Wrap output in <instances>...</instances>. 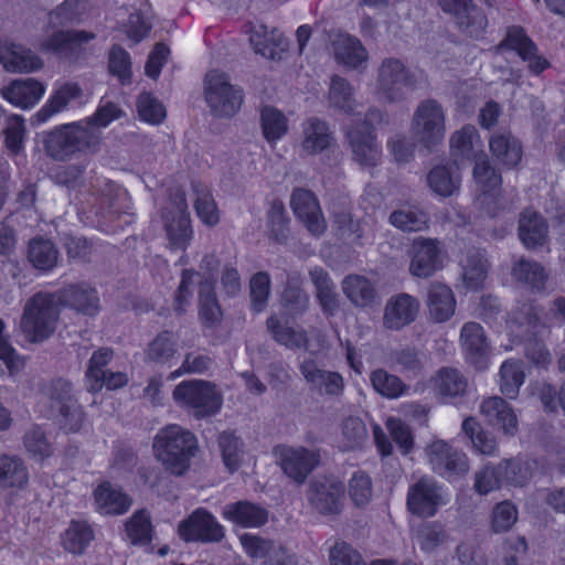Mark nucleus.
Instances as JSON below:
<instances>
[{
  "label": "nucleus",
  "mask_w": 565,
  "mask_h": 565,
  "mask_svg": "<svg viewBox=\"0 0 565 565\" xmlns=\"http://www.w3.org/2000/svg\"><path fill=\"white\" fill-rule=\"evenodd\" d=\"M152 448L154 457L167 472L182 477L190 469L191 460L199 451V444L193 433L172 424L157 433Z\"/></svg>",
  "instance_id": "f257e3e1"
},
{
  "label": "nucleus",
  "mask_w": 565,
  "mask_h": 565,
  "mask_svg": "<svg viewBox=\"0 0 565 565\" xmlns=\"http://www.w3.org/2000/svg\"><path fill=\"white\" fill-rule=\"evenodd\" d=\"M61 307L57 294L39 291L29 298L20 318V330L30 343H42L55 332Z\"/></svg>",
  "instance_id": "f03ea898"
},
{
  "label": "nucleus",
  "mask_w": 565,
  "mask_h": 565,
  "mask_svg": "<svg viewBox=\"0 0 565 565\" xmlns=\"http://www.w3.org/2000/svg\"><path fill=\"white\" fill-rule=\"evenodd\" d=\"M89 124L90 121H78L51 131L45 140L47 154L55 160H66L76 153L96 152L102 131Z\"/></svg>",
  "instance_id": "7ed1b4c3"
},
{
  "label": "nucleus",
  "mask_w": 565,
  "mask_h": 565,
  "mask_svg": "<svg viewBox=\"0 0 565 565\" xmlns=\"http://www.w3.org/2000/svg\"><path fill=\"white\" fill-rule=\"evenodd\" d=\"M411 132L414 140L431 151L440 146L446 136V113L436 99L422 100L411 119Z\"/></svg>",
  "instance_id": "20e7f679"
},
{
  "label": "nucleus",
  "mask_w": 565,
  "mask_h": 565,
  "mask_svg": "<svg viewBox=\"0 0 565 565\" xmlns=\"http://www.w3.org/2000/svg\"><path fill=\"white\" fill-rule=\"evenodd\" d=\"M172 396L178 405L191 411L196 419L217 414L223 404L216 385L203 380L181 382L173 390Z\"/></svg>",
  "instance_id": "39448f33"
},
{
  "label": "nucleus",
  "mask_w": 565,
  "mask_h": 565,
  "mask_svg": "<svg viewBox=\"0 0 565 565\" xmlns=\"http://www.w3.org/2000/svg\"><path fill=\"white\" fill-rule=\"evenodd\" d=\"M416 85L415 74L399 58L386 57L381 62L376 72V94L381 99L401 102Z\"/></svg>",
  "instance_id": "423d86ee"
},
{
  "label": "nucleus",
  "mask_w": 565,
  "mask_h": 565,
  "mask_svg": "<svg viewBox=\"0 0 565 565\" xmlns=\"http://www.w3.org/2000/svg\"><path fill=\"white\" fill-rule=\"evenodd\" d=\"M273 455L284 475L297 486H302L321 462L318 448L278 445L274 447Z\"/></svg>",
  "instance_id": "0eeeda50"
},
{
  "label": "nucleus",
  "mask_w": 565,
  "mask_h": 565,
  "mask_svg": "<svg viewBox=\"0 0 565 565\" xmlns=\"http://www.w3.org/2000/svg\"><path fill=\"white\" fill-rule=\"evenodd\" d=\"M205 99L215 116L232 117L242 106L243 90L232 85L225 73L210 71L205 76Z\"/></svg>",
  "instance_id": "6e6552de"
},
{
  "label": "nucleus",
  "mask_w": 565,
  "mask_h": 565,
  "mask_svg": "<svg viewBox=\"0 0 565 565\" xmlns=\"http://www.w3.org/2000/svg\"><path fill=\"white\" fill-rule=\"evenodd\" d=\"M169 245L174 249H185L192 239V227L188 214L185 193L175 190L162 212Z\"/></svg>",
  "instance_id": "1a4fd4ad"
},
{
  "label": "nucleus",
  "mask_w": 565,
  "mask_h": 565,
  "mask_svg": "<svg viewBox=\"0 0 565 565\" xmlns=\"http://www.w3.org/2000/svg\"><path fill=\"white\" fill-rule=\"evenodd\" d=\"M307 499L319 514L338 515L343 507L344 486L335 478L318 477L310 481Z\"/></svg>",
  "instance_id": "9d476101"
},
{
  "label": "nucleus",
  "mask_w": 565,
  "mask_h": 565,
  "mask_svg": "<svg viewBox=\"0 0 565 565\" xmlns=\"http://www.w3.org/2000/svg\"><path fill=\"white\" fill-rule=\"evenodd\" d=\"M179 534L186 542L217 543L224 536V527L203 508L193 511L179 524Z\"/></svg>",
  "instance_id": "9b49d317"
},
{
  "label": "nucleus",
  "mask_w": 565,
  "mask_h": 565,
  "mask_svg": "<svg viewBox=\"0 0 565 565\" xmlns=\"http://www.w3.org/2000/svg\"><path fill=\"white\" fill-rule=\"evenodd\" d=\"M426 451L433 471L444 478L465 476L470 469L466 454L444 440L434 441Z\"/></svg>",
  "instance_id": "f8f14e48"
},
{
  "label": "nucleus",
  "mask_w": 565,
  "mask_h": 565,
  "mask_svg": "<svg viewBox=\"0 0 565 565\" xmlns=\"http://www.w3.org/2000/svg\"><path fill=\"white\" fill-rule=\"evenodd\" d=\"M444 503L443 488L433 478L423 477L408 489L407 509L415 515L430 518Z\"/></svg>",
  "instance_id": "ddd939ff"
},
{
  "label": "nucleus",
  "mask_w": 565,
  "mask_h": 565,
  "mask_svg": "<svg viewBox=\"0 0 565 565\" xmlns=\"http://www.w3.org/2000/svg\"><path fill=\"white\" fill-rule=\"evenodd\" d=\"M419 300L406 292L390 297L385 303L382 324L385 330L399 331L413 323L419 313Z\"/></svg>",
  "instance_id": "4468645a"
},
{
  "label": "nucleus",
  "mask_w": 565,
  "mask_h": 565,
  "mask_svg": "<svg viewBox=\"0 0 565 565\" xmlns=\"http://www.w3.org/2000/svg\"><path fill=\"white\" fill-rule=\"evenodd\" d=\"M441 250L437 239L416 238L409 249V274L418 278H429L441 268Z\"/></svg>",
  "instance_id": "2eb2a0df"
},
{
  "label": "nucleus",
  "mask_w": 565,
  "mask_h": 565,
  "mask_svg": "<svg viewBox=\"0 0 565 565\" xmlns=\"http://www.w3.org/2000/svg\"><path fill=\"white\" fill-rule=\"evenodd\" d=\"M353 160L363 167H374L381 160V147L366 124H354L347 130Z\"/></svg>",
  "instance_id": "dca6fc26"
},
{
  "label": "nucleus",
  "mask_w": 565,
  "mask_h": 565,
  "mask_svg": "<svg viewBox=\"0 0 565 565\" xmlns=\"http://www.w3.org/2000/svg\"><path fill=\"white\" fill-rule=\"evenodd\" d=\"M299 371L309 387L319 395L340 396L344 390V380L338 372L322 369L316 360L305 359Z\"/></svg>",
  "instance_id": "f3484780"
},
{
  "label": "nucleus",
  "mask_w": 565,
  "mask_h": 565,
  "mask_svg": "<svg viewBox=\"0 0 565 565\" xmlns=\"http://www.w3.org/2000/svg\"><path fill=\"white\" fill-rule=\"evenodd\" d=\"M504 49L515 51L523 61L527 62L529 70L534 74H540L550 66L548 61L537 54L535 43L521 26L508 29L505 38L499 44V50Z\"/></svg>",
  "instance_id": "a211bd4d"
},
{
  "label": "nucleus",
  "mask_w": 565,
  "mask_h": 565,
  "mask_svg": "<svg viewBox=\"0 0 565 565\" xmlns=\"http://www.w3.org/2000/svg\"><path fill=\"white\" fill-rule=\"evenodd\" d=\"M444 12L455 17L460 30L469 36H478L487 26L483 12L473 0H437Z\"/></svg>",
  "instance_id": "6ab92c4d"
},
{
  "label": "nucleus",
  "mask_w": 565,
  "mask_h": 565,
  "mask_svg": "<svg viewBox=\"0 0 565 565\" xmlns=\"http://www.w3.org/2000/svg\"><path fill=\"white\" fill-rule=\"evenodd\" d=\"M290 206L295 215L305 224L313 235H321L326 231V221L315 194L306 189H295L290 198Z\"/></svg>",
  "instance_id": "aec40b11"
},
{
  "label": "nucleus",
  "mask_w": 565,
  "mask_h": 565,
  "mask_svg": "<svg viewBox=\"0 0 565 565\" xmlns=\"http://www.w3.org/2000/svg\"><path fill=\"white\" fill-rule=\"evenodd\" d=\"M460 344L467 361L477 369L487 367L490 344L483 328L477 322H467L460 331Z\"/></svg>",
  "instance_id": "412c9836"
},
{
  "label": "nucleus",
  "mask_w": 565,
  "mask_h": 565,
  "mask_svg": "<svg viewBox=\"0 0 565 565\" xmlns=\"http://www.w3.org/2000/svg\"><path fill=\"white\" fill-rule=\"evenodd\" d=\"M0 64L11 73H32L43 67V61L32 50L9 41H0Z\"/></svg>",
  "instance_id": "4be33fe9"
},
{
  "label": "nucleus",
  "mask_w": 565,
  "mask_h": 565,
  "mask_svg": "<svg viewBox=\"0 0 565 565\" xmlns=\"http://www.w3.org/2000/svg\"><path fill=\"white\" fill-rule=\"evenodd\" d=\"M330 46L338 64L349 70L365 67L369 52L358 38L339 33L332 38Z\"/></svg>",
  "instance_id": "5701e85b"
},
{
  "label": "nucleus",
  "mask_w": 565,
  "mask_h": 565,
  "mask_svg": "<svg viewBox=\"0 0 565 565\" xmlns=\"http://www.w3.org/2000/svg\"><path fill=\"white\" fill-rule=\"evenodd\" d=\"M56 294L60 306L64 305L79 313L95 316L100 309L98 292L88 284L68 285Z\"/></svg>",
  "instance_id": "b1692460"
},
{
  "label": "nucleus",
  "mask_w": 565,
  "mask_h": 565,
  "mask_svg": "<svg viewBox=\"0 0 565 565\" xmlns=\"http://www.w3.org/2000/svg\"><path fill=\"white\" fill-rule=\"evenodd\" d=\"M334 141L329 125L317 117L302 122L300 148L307 156H315L327 150Z\"/></svg>",
  "instance_id": "393cba45"
},
{
  "label": "nucleus",
  "mask_w": 565,
  "mask_h": 565,
  "mask_svg": "<svg viewBox=\"0 0 565 565\" xmlns=\"http://www.w3.org/2000/svg\"><path fill=\"white\" fill-rule=\"evenodd\" d=\"M222 515L241 527H260L268 521V511L250 501H237L226 504Z\"/></svg>",
  "instance_id": "a878e982"
},
{
  "label": "nucleus",
  "mask_w": 565,
  "mask_h": 565,
  "mask_svg": "<svg viewBox=\"0 0 565 565\" xmlns=\"http://www.w3.org/2000/svg\"><path fill=\"white\" fill-rule=\"evenodd\" d=\"M94 38V33L83 30L56 31L41 41L40 50L62 56H71L81 44Z\"/></svg>",
  "instance_id": "bb28decb"
},
{
  "label": "nucleus",
  "mask_w": 565,
  "mask_h": 565,
  "mask_svg": "<svg viewBox=\"0 0 565 565\" xmlns=\"http://www.w3.org/2000/svg\"><path fill=\"white\" fill-rule=\"evenodd\" d=\"M44 92L45 86L34 78L15 79L0 89L4 99L20 108L33 107Z\"/></svg>",
  "instance_id": "cd10ccee"
},
{
  "label": "nucleus",
  "mask_w": 565,
  "mask_h": 565,
  "mask_svg": "<svg viewBox=\"0 0 565 565\" xmlns=\"http://www.w3.org/2000/svg\"><path fill=\"white\" fill-rule=\"evenodd\" d=\"M342 290L358 308H373L380 305V296L374 285L364 276H347L342 281Z\"/></svg>",
  "instance_id": "c85d7f7f"
},
{
  "label": "nucleus",
  "mask_w": 565,
  "mask_h": 565,
  "mask_svg": "<svg viewBox=\"0 0 565 565\" xmlns=\"http://www.w3.org/2000/svg\"><path fill=\"white\" fill-rule=\"evenodd\" d=\"M518 231L521 242L529 249L543 246L547 241V223L534 210L526 209L522 212Z\"/></svg>",
  "instance_id": "c756f323"
},
{
  "label": "nucleus",
  "mask_w": 565,
  "mask_h": 565,
  "mask_svg": "<svg viewBox=\"0 0 565 565\" xmlns=\"http://www.w3.org/2000/svg\"><path fill=\"white\" fill-rule=\"evenodd\" d=\"M427 308L435 322L448 321L456 310V298L450 287L433 282L428 288Z\"/></svg>",
  "instance_id": "7c9ffc66"
},
{
  "label": "nucleus",
  "mask_w": 565,
  "mask_h": 565,
  "mask_svg": "<svg viewBox=\"0 0 565 565\" xmlns=\"http://www.w3.org/2000/svg\"><path fill=\"white\" fill-rule=\"evenodd\" d=\"M480 412L490 424L499 426L504 434L511 436L516 433V415L503 398L499 396L486 398L480 406Z\"/></svg>",
  "instance_id": "2f4dec72"
},
{
  "label": "nucleus",
  "mask_w": 565,
  "mask_h": 565,
  "mask_svg": "<svg viewBox=\"0 0 565 565\" xmlns=\"http://www.w3.org/2000/svg\"><path fill=\"white\" fill-rule=\"evenodd\" d=\"M489 147L493 158L508 168H513L521 161V143L509 130L493 132Z\"/></svg>",
  "instance_id": "473e14b6"
},
{
  "label": "nucleus",
  "mask_w": 565,
  "mask_h": 565,
  "mask_svg": "<svg viewBox=\"0 0 565 565\" xmlns=\"http://www.w3.org/2000/svg\"><path fill=\"white\" fill-rule=\"evenodd\" d=\"M97 510L103 514L118 515L128 511L131 500L109 482L100 483L94 491Z\"/></svg>",
  "instance_id": "72a5a7b5"
},
{
  "label": "nucleus",
  "mask_w": 565,
  "mask_h": 565,
  "mask_svg": "<svg viewBox=\"0 0 565 565\" xmlns=\"http://www.w3.org/2000/svg\"><path fill=\"white\" fill-rule=\"evenodd\" d=\"M427 183L435 194L448 198L459 190L461 177L455 164H439L428 172Z\"/></svg>",
  "instance_id": "f704fd0d"
},
{
  "label": "nucleus",
  "mask_w": 565,
  "mask_h": 565,
  "mask_svg": "<svg viewBox=\"0 0 565 565\" xmlns=\"http://www.w3.org/2000/svg\"><path fill=\"white\" fill-rule=\"evenodd\" d=\"M327 100L330 108L347 115L354 114L358 108L354 88L340 75L331 77Z\"/></svg>",
  "instance_id": "c9c22d12"
},
{
  "label": "nucleus",
  "mask_w": 565,
  "mask_h": 565,
  "mask_svg": "<svg viewBox=\"0 0 565 565\" xmlns=\"http://www.w3.org/2000/svg\"><path fill=\"white\" fill-rule=\"evenodd\" d=\"M266 326L273 339L280 345L290 350H310L309 338L306 330L282 324L276 316H270L267 319Z\"/></svg>",
  "instance_id": "e433bc0d"
},
{
  "label": "nucleus",
  "mask_w": 565,
  "mask_h": 565,
  "mask_svg": "<svg viewBox=\"0 0 565 565\" xmlns=\"http://www.w3.org/2000/svg\"><path fill=\"white\" fill-rule=\"evenodd\" d=\"M434 388L446 398L461 397L467 393L468 379L458 369L443 367L434 377Z\"/></svg>",
  "instance_id": "4c0bfd02"
},
{
  "label": "nucleus",
  "mask_w": 565,
  "mask_h": 565,
  "mask_svg": "<svg viewBox=\"0 0 565 565\" xmlns=\"http://www.w3.org/2000/svg\"><path fill=\"white\" fill-rule=\"evenodd\" d=\"M249 42L255 53L271 60L276 58L285 44L282 35L276 29L268 30L263 24L250 29Z\"/></svg>",
  "instance_id": "58836bf2"
},
{
  "label": "nucleus",
  "mask_w": 565,
  "mask_h": 565,
  "mask_svg": "<svg viewBox=\"0 0 565 565\" xmlns=\"http://www.w3.org/2000/svg\"><path fill=\"white\" fill-rule=\"evenodd\" d=\"M199 315L202 322L214 326L221 321L222 310L215 294V281L202 279L199 285Z\"/></svg>",
  "instance_id": "ea45409f"
},
{
  "label": "nucleus",
  "mask_w": 565,
  "mask_h": 565,
  "mask_svg": "<svg viewBox=\"0 0 565 565\" xmlns=\"http://www.w3.org/2000/svg\"><path fill=\"white\" fill-rule=\"evenodd\" d=\"M473 179L478 190L481 192L479 196L481 204L486 202L488 196H494L495 191L502 183L501 175L490 164L486 154L477 158L473 168Z\"/></svg>",
  "instance_id": "a19ab883"
},
{
  "label": "nucleus",
  "mask_w": 565,
  "mask_h": 565,
  "mask_svg": "<svg viewBox=\"0 0 565 565\" xmlns=\"http://www.w3.org/2000/svg\"><path fill=\"white\" fill-rule=\"evenodd\" d=\"M83 90L76 83H65L58 87L47 103L36 114L41 121H45L52 115L64 110L72 102L82 98Z\"/></svg>",
  "instance_id": "79ce46f5"
},
{
  "label": "nucleus",
  "mask_w": 565,
  "mask_h": 565,
  "mask_svg": "<svg viewBox=\"0 0 565 565\" xmlns=\"http://www.w3.org/2000/svg\"><path fill=\"white\" fill-rule=\"evenodd\" d=\"M512 276L515 280L523 282L534 290H543L547 280L544 267L524 257L519 258L512 266Z\"/></svg>",
  "instance_id": "37998d69"
},
{
  "label": "nucleus",
  "mask_w": 565,
  "mask_h": 565,
  "mask_svg": "<svg viewBox=\"0 0 565 565\" xmlns=\"http://www.w3.org/2000/svg\"><path fill=\"white\" fill-rule=\"evenodd\" d=\"M28 259L36 269L49 271L57 265L58 252L51 241L34 238L29 244Z\"/></svg>",
  "instance_id": "c03bdc74"
},
{
  "label": "nucleus",
  "mask_w": 565,
  "mask_h": 565,
  "mask_svg": "<svg viewBox=\"0 0 565 565\" xmlns=\"http://www.w3.org/2000/svg\"><path fill=\"white\" fill-rule=\"evenodd\" d=\"M301 282V276L298 273L288 274L281 295V305L294 315L302 313L309 306V296L302 290Z\"/></svg>",
  "instance_id": "a18cd8bd"
},
{
  "label": "nucleus",
  "mask_w": 565,
  "mask_h": 565,
  "mask_svg": "<svg viewBox=\"0 0 565 565\" xmlns=\"http://www.w3.org/2000/svg\"><path fill=\"white\" fill-rule=\"evenodd\" d=\"M178 353V341L172 332L159 333L149 344L145 352L147 361L168 364Z\"/></svg>",
  "instance_id": "49530a36"
},
{
  "label": "nucleus",
  "mask_w": 565,
  "mask_h": 565,
  "mask_svg": "<svg viewBox=\"0 0 565 565\" xmlns=\"http://www.w3.org/2000/svg\"><path fill=\"white\" fill-rule=\"evenodd\" d=\"M370 381L377 394L386 398H398L408 392V385L395 374L384 369H376L370 375Z\"/></svg>",
  "instance_id": "de8ad7c7"
},
{
  "label": "nucleus",
  "mask_w": 565,
  "mask_h": 565,
  "mask_svg": "<svg viewBox=\"0 0 565 565\" xmlns=\"http://www.w3.org/2000/svg\"><path fill=\"white\" fill-rule=\"evenodd\" d=\"M428 215L416 206H405L391 213L390 223L403 232H419L428 227Z\"/></svg>",
  "instance_id": "09e8293b"
},
{
  "label": "nucleus",
  "mask_w": 565,
  "mask_h": 565,
  "mask_svg": "<svg viewBox=\"0 0 565 565\" xmlns=\"http://www.w3.org/2000/svg\"><path fill=\"white\" fill-rule=\"evenodd\" d=\"M195 200L194 209L198 217L207 226H215L220 222V212L210 189L200 183L192 184Z\"/></svg>",
  "instance_id": "8fccbe9b"
},
{
  "label": "nucleus",
  "mask_w": 565,
  "mask_h": 565,
  "mask_svg": "<svg viewBox=\"0 0 565 565\" xmlns=\"http://www.w3.org/2000/svg\"><path fill=\"white\" fill-rule=\"evenodd\" d=\"M461 277L468 288L477 289L487 277L488 263L479 250H471L461 260Z\"/></svg>",
  "instance_id": "3c124183"
},
{
  "label": "nucleus",
  "mask_w": 565,
  "mask_h": 565,
  "mask_svg": "<svg viewBox=\"0 0 565 565\" xmlns=\"http://www.w3.org/2000/svg\"><path fill=\"white\" fill-rule=\"evenodd\" d=\"M28 481L23 461L14 456H0V488L22 487Z\"/></svg>",
  "instance_id": "603ef678"
},
{
  "label": "nucleus",
  "mask_w": 565,
  "mask_h": 565,
  "mask_svg": "<svg viewBox=\"0 0 565 565\" xmlns=\"http://www.w3.org/2000/svg\"><path fill=\"white\" fill-rule=\"evenodd\" d=\"M524 382L523 364L518 360H508L500 367V391L509 398H515Z\"/></svg>",
  "instance_id": "864d4df0"
},
{
  "label": "nucleus",
  "mask_w": 565,
  "mask_h": 565,
  "mask_svg": "<svg viewBox=\"0 0 565 565\" xmlns=\"http://www.w3.org/2000/svg\"><path fill=\"white\" fill-rule=\"evenodd\" d=\"M462 430L470 438L473 448L481 455L492 456L497 451V440L484 431L475 418H467L462 423Z\"/></svg>",
  "instance_id": "5fc2aeb1"
},
{
  "label": "nucleus",
  "mask_w": 565,
  "mask_h": 565,
  "mask_svg": "<svg viewBox=\"0 0 565 565\" xmlns=\"http://www.w3.org/2000/svg\"><path fill=\"white\" fill-rule=\"evenodd\" d=\"M243 446L241 438L233 433L224 431L220 435L218 447L222 452L223 462L228 471L233 472L239 468L244 456Z\"/></svg>",
  "instance_id": "6e6d98bb"
},
{
  "label": "nucleus",
  "mask_w": 565,
  "mask_h": 565,
  "mask_svg": "<svg viewBox=\"0 0 565 565\" xmlns=\"http://www.w3.org/2000/svg\"><path fill=\"white\" fill-rule=\"evenodd\" d=\"M114 352L109 348H100L95 351L89 360L86 371L87 387L89 392L96 393L100 391L99 379L104 376L107 370L105 366L113 360Z\"/></svg>",
  "instance_id": "4d7b16f0"
},
{
  "label": "nucleus",
  "mask_w": 565,
  "mask_h": 565,
  "mask_svg": "<svg viewBox=\"0 0 565 565\" xmlns=\"http://www.w3.org/2000/svg\"><path fill=\"white\" fill-rule=\"evenodd\" d=\"M262 129L268 142H275L288 130L286 117L273 107H265L260 115Z\"/></svg>",
  "instance_id": "13d9d810"
},
{
  "label": "nucleus",
  "mask_w": 565,
  "mask_h": 565,
  "mask_svg": "<svg viewBox=\"0 0 565 565\" xmlns=\"http://www.w3.org/2000/svg\"><path fill=\"white\" fill-rule=\"evenodd\" d=\"M93 530L83 522H72L65 531L63 544L73 554H82L93 540Z\"/></svg>",
  "instance_id": "bf43d9fd"
},
{
  "label": "nucleus",
  "mask_w": 565,
  "mask_h": 565,
  "mask_svg": "<svg viewBox=\"0 0 565 565\" xmlns=\"http://www.w3.org/2000/svg\"><path fill=\"white\" fill-rule=\"evenodd\" d=\"M151 531L150 516L145 510L135 512L126 522V534L132 544L150 543Z\"/></svg>",
  "instance_id": "052dcab7"
},
{
  "label": "nucleus",
  "mask_w": 565,
  "mask_h": 565,
  "mask_svg": "<svg viewBox=\"0 0 565 565\" xmlns=\"http://www.w3.org/2000/svg\"><path fill=\"white\" fill-rule=\"evenodd\" d=\"M86 4L81 0H65L50 12L49 21L53 26L76 22L84 14Z\"/></svg>",
  "instance_id": "680f3d73"
},
{
  "label": "nucleus",
  "mask_w": 565,
  "mask_h": 565,
  "mask_svg": "<svg viewBox=\"0 0 565 565\" xmlns=\"http://www.w3.org/2000/svg\"><path fill=\"white\" fill-rule=\"evenodd\" d=\"M249 294L252 309L255 312H262L270 295V276L266 271L256 273L249 281Z\"/></svg>",
  "instance_id": "e2e57ef3"
},
{
  "label": "nucleus",
  "mask_w": 565,
  "mask_h": 565,
  "mask_svg": "<svg viewBox=\"0 0 565 565\" xmlns=\"http://www.w3.org/2000/svg\"><path fill=\"white\" fill-rule=\"evenodd\" d=\"M108 68L111 75L116 76L121 84H129L131 81V61L129 53L119 45H114L108 54Z\"/></svg>",
  "instance_id": "0e129e2a"
},
{
  "label": "nucleus",
  "mask_w": 565,
  "mask_h": 565,
  "mask_svg": "<svg viewBox=\"0 0 565 565\" xmlns=\"http://www.w3.org/2000/svg\"><path fill=\"white\" fill-rule=\"evenodd\" d=\"M478 137L477 129L467 125L455 131L450 137V149L455 157L470 159L473 156V139Z\"/></svg>",
  "instance_id": "69168bd1"
},
{
  "label": "nucleus",
  "mask_w": 565,
  "mask_h": 565,
  "mask_svg": "<svg viewBox=\"0 0 565 565\" xmlns=\"http://www.w3.org/2000/svg\"><path fill=\"white\" fill-rule=\"evenodd\" d=\"M269 233L277 242H282L288 235V217L285 205L280 200H274L267 213Z\"/></svg>",
  "instance_id": "338daca9"
},
{
  "label": "nucleus",
  "mask_w": 565,
  "mask_h": 565,
  "mask_svg": "<svg viewBox=\"0 0 565 565\" xmlns=\"http://www.w3.org/2000/svg\"><path fill=\"white\" fill-rule=\"evenodd\" d=\"M139 117L153 125L160 124L166 118L163 105L151 94L141 93L137 99Z\"/></svg>",
  "instance_id": "774afa93"
}]
</instances>
